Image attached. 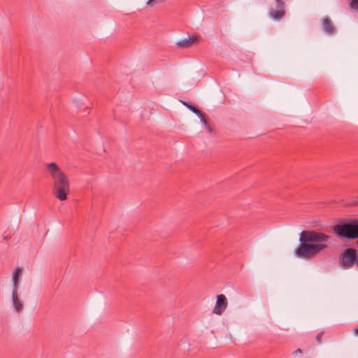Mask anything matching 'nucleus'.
Listing matches in <instances>:
<instances>
[{
	"instance_id": "18",
	"label": "nucleus",
	"mask_w": 358,
	"mask_h": 358,
	"mask_svg": "<svg viewBox=\"0 0 358 358\" xmlns=\"http://www.w3.org/2000/svg\"><path fill=\"white\" fill-rule=\"evenodd\" d=\"M301 353H302V350L299 348L294 352V355L296 356L298 354H301Z\"/></svg>"
},
{
	"instance_id": "2",
	"label": "nucleus",
	"mask_w": 358,
	"mask_h": 358,
	"mask_svg": "<svg viewBox=\"0 0 358 358\" xmlns=\"http://www.w3.org/2000/svg\"><path fill=\"white\" fill-rule=\"evenodd\" d=\"M45 169L53 181V194L60 201H65L70 193V182L66 174L55 162L45 164Z\"/></svg>"
},
{
	"instance_id": "10",
	"label": "nucleus",
	"mask_w": 358,
	"mask_h": 358,
	"mask_svg": "<svg viewBox=\"0 0 358 358\" xmlns=\"http://www.w3.org/2000/svg\"><path fill=\"white\" fill-rule=\"evenodd\" d=\"M196 38L193 36H189L187 38L177 42V45L180 47H189L194 43Z\"/></svg>"
},
{
	"instance_id": "13",
	"label": "nucleus",
	"mask_w": 358,
	"mask_h": 358,
	"mask_svg": "<svg viewBox=\"0 0 358 358\" xmlns=\"http://www.w3.org/2000/svg\"><path fill=\"white\" fill-rule=\"evenodd\" d=\"M350 7L353 10H358V0H350Z\"/></svg>"
},
{
	"instance_id": "11",
	"label": "nucleus",
	"mask_w": 358,
	"mask_h": 358,
	"mask_svg": "<svg viewBox=\"0 0 358 358\" xmlns=\"http://www.w3.org/2000/svg\"><path fill=\"white\" fill-rule=\"evenodd\" d=\"M22 273V268L17 267L13 273V281H19L20 275Z\"/></svg>"
},
{
	"instance_id": "17",
	"label": "nucleus",
	"mask_w": 358,
	"mask_h": 358,
	"mask_svg": "<svg viewBox=\"0 0 358 358\" xmlns=\"http://www.w3.org/2000/svg\"><path fill=\"white\" fill-rule=\"evenodd\" d=\"M157 3H158V0H148L147 2V6L148 7H152Z\"/></svg>"
},
{
	"instance_id": "1",
	"label": "nucleus",
	"mask_w": 358,
	"mask_h": 358,
	"mask_svg": "<svg viewBox=\"0 0 358 358\" xmlns=\"http://www.w3.org/2000/svg\"><path fill=\"white\" fill-rule=\"evenodd\" d=\"M330 236L317 231H302L300 234V244L294 250V254L301 258L310 259L315 257L322 250L328 248Z\"/></svg>"
},
{
	"instance_id": "12",
	"label": "nucleus",
	"mask_w": 358,
	"mask_h": 358,
	"mask_svg": "<svg viewBox=\"0 0 358 358\" xmlns=\"http://www.w3.org/2000/svg\"><path fill=\"white\" fill-rule=\"evenodd\" d=\"M275 5L277 9L285 10V3L282 0H275Z\"/></svg>"
},
{
	"instance_id": "3",
	"label": "nucleus",
	"mask_w": 358,
	"mask_h": 358,
	"mask_svg": "<svg viewBox=\"0 0 358 358\" xmlns=\"http://www.w3.org/2000/svg\"><path fill=\"white\" fill-rule=\"evenodd\" d=\"M334 231L340 238H348L350 240L358 238V220L352 219L348 221L336 224Z\"/></svg>"
},
{
	"instance_id": "15",
	"label": "nucleus",
	"mask_w": 358,
	"mask_h": 358,
	"mask_svg": "<svg viewBox=\"0 0 358 358\" xmlns=\"http://www.w3.org/2000/svg\"><path fill=\"white\" fill-rule=\"evenodd\" d=\"M13 292H12V294H18L17 293V289H18V284H19V281H13Z\"/></svg>"
},
{
	"instance_id": "16",
	"label": "nucleus",
	"mask_w": 358,
	"mask_h": 358,
	"mask_svg": "<svg viewBox=\"0 0 358 358\" xmlns=\"http://www.w3.org/2000/svg\"><path fill=\"white\" fill-rule=\"evenodd\" d=\"M324 334V332L323 331H321L320 332L317 336H316V341L317 342L318 344H321L322 343V336Z\"/></svg>"
},
{
	"instance_id": "7",
	"label": "nucleus",
	"mask_w": 358,
	"mask_h": 358,
	"mask_svg": "<svg viewBox=\"0 0 358 358\" xmlns=\"http://www.w3.org/2000/svg\"><path fill=\"white\" fill-rule=\"evenodd\" d=\"M270 17L275 20H280L285 15V10L276 9L269 12Z\"/></svg>"
},
{
	"instance_id": "8",
	"label": "nucleus",
	"mask_w": 358,
	"mask_h": 358,
	"mask_svg": "<svg viewBox=\"0 0 358 358\" xmlns=\"http://www.w3.org/2000/svg\"><path fill=\"white\" fill-rule=\"evenodd\" d=\"M12 301L15 310L20 313L23 309V304L18 298V294H12Z\"/></svg>"
},
{
	"instance_id": "14",
	"label": "nucleus",
	"mask_w": 358,
	"mask_h": 358,
	"mask_svg": "<svg viewBox=\"0 0 358 358\" xmlns=\"http://www.w3.org/2000/svg\"><path fill=\"white\" fill-rule=\"evenodd\" d=\"M201 122H203V124H204L206 129H207V131L210 133L212 132L213 129H212V127L209 124V123L208 122V121L206 120V119L204 117V120L203 119V120H201Z\"/></svg>"
},
{
	"instance_id": "4",
	"label": "nucleus",
	"mask_w": 358,
	"mask_h": 358,
	"mask_svg": "<svg viewBox=\"0 0 358 358\" xmlns=\"http://www.w3.org/2000/svg\"><path fill=\"white\" fill-rule=\"evenodd\" d=\"M357 260L356 250L353 248L344 250L339 256L340 266L344 269L352 268Z\"/></svg>"
},
{
	"instance_id": "6",
	"label": "nucleus",
	"mask_w": 358,
	"mask_h": 358,
	"mask_svg": "<svg viewBox=\"0 0 358 358\" xmlns=\"http://www.w3.org/2000/svg\"><path fill=\"white\" fill-rule=\"evenodd\" d=\"M323 30L328 34L334 33V26L329 17H324L322 20Z\"/></svg>"
},
{
	"instance_id": "19",
	"label": "nucleus",
	"mask_w": 358,
	"mask_h": 358,
	"mask_svg": "<svg viewBox=\"0 0 358 358\" xmlns=\"http://www.w3.org/2000/svg\"><path fill=\"white\" fill-rule=\"evenodd\" d=\"M353 333L355 336H358V327L357 328H355L353 330Z\"/></svg>"
},
{
	"instance_id": "9",
	"label": "nucleus",
	"mask_w": 358,
	"mask_h": 358,
	"mask_svg": "<svg viewBox=\"0 0 358 358\" xmlns=\"http://www.w3.org/2000/svg\"><path fill=\"white\" fill-rule=\"evenodd\" d=\"M182 103L185 106H187L189 110H191L194 114H196L199 117L200 120H203V119L204 120V115H203L201 111L199 110L197 108L191 105L188 102L182 101Z\"/></svg>"
},
{
	"instance_id": "5",
	"label": "nucleus",
	"mask_w": 358,
	"mask_h": 358,
	"mask_svg": "<svg viewBox=\"0 0 358 358\" xmlns=\"http://www.w3.org/2000/svg\"><path fill=\"white\" fill-rule=\"evenodd\" d=\"M228 305L226 296L224 294H219L217 296V301L215 306L213 308V313L220 315L225 310Z\"/></svg>"
}]
</instances>
